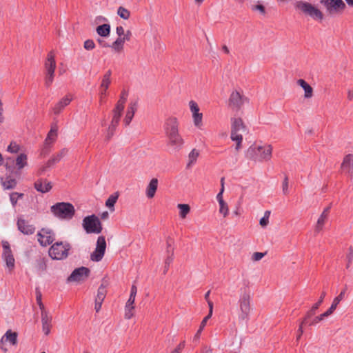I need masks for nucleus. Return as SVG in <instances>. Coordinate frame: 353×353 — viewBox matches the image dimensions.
Here are the masks:
<instances>
[{"instance_id": "nucleus-59", "label": "nucleus", "mask_w": 353, "mask_h": 353, "mask_svg": "<svg viewBox=\"0 0 353 353\" xmlns=\"http://www.w3.org/2000/svg\"><path fill=\"white\" fill-rule=\"evenodd\" d=\"M17 194H14L13 192L10 194V200L12 205V206H15L17 203L18 198L16 196Z\"/></svg>"}, {"instance_id": "nucleus-31", "label": "nucleus", "mask_w": 353, "mask_h": 353, "mask_svg": "<svg viewBox=\"0 0 353 353\" xmlns=\"http://www.w3.org/2000/svg\"><path fill=\"white\" fill-rule=\"evenodd\" d=\"M134 301L131 299H128L125 305V318L130 319L134 316Z\"/></svg>"}, {"instance_id": "nucleus-49", "label": "nucleus", "mask_w": 353, "mask_h": 353, "mask_svg": "<svg viewBox=\"0 0 353 353\" xmlns=\"http://www.w3.org/2000/svg\"><path fill=\"white\" fill-rule=\"evenodd\" d=\"M219 213L223 214L224 217H226L229 214V208L228 204L223 201L221 203H219Z\"/></svg>"}, {"instance_id": "nucleus-5", "label": "nucleus", "mask_w": 353, "mask_h": 353, "mask_svg": "<svg viewBox=\"0 0 353 353\" xmlns=\"http://www.w3.org/2000/svg\"><path fill=\"white\" fill-rule=\"evenodd\" d=\"M44 67L46 70L45 84L47 87H49L53 82L54 72L57 67L55 54L53 51H50L48 54Z\"/></svg>"}, {"instance_id": "nucleus-21", "label": "nucleus", "mask_w": 353, "mask_h": 353, "mask_svg": "<svg viewBox=\"0 0 353 353\" xmlns=\"http://www.w3.org/2000/svg\"><path fill=\"white\" fill-rule=\"evenodd\" d=\"M137 103L135 101H131L128 105L125 115L123 121L125 126L130 125V122L132 121L134 117L135 112H137Z\"/></svg>"}, {"instance_id": "nucleus-8", "label": "nucleus", "mask_w": 353, "mask_h": 353, "mask_svg": "<svg viewBox=\"0 0 353 353\" xmlns=\"http://www.w3.org/2000/svg\"><path fill=\"white\" fill-rule=\"evenodd\" d=\"M123 110V108L116 105L114 108L112 110L111 121L108 128L106 133L107 140H110L113 137L114 132L119 123Z\"/></svg>"}, {"instance_id": "nucleus-11", "label": "nucleus", "mask_w": 353, "mask_h": 353, "mask_svg": "<svg viewBox=\"0 0 353 353\" xmlns=\"http://www.w3.org/2000/svg\"><path fill=\"white\" fill-rule=\"evenodd\" d=\"M231 121L230 138L243 137V133L246 131V126L241 118L233 117Z\"/></svg>"}, {"instance_id": "nucleus-33", "label": "nucleus", "mask_w": 353, "mask_h": 353, "mask_svg": "<svg viewBox=\"0 0 353 353\" xmlns=\"http://www.w3.org/2000/svg\"><path fill=\"white\" fill-rule=\"evenodd\" d=\"M57 137V128L56 127H52L49 131L47 137L45 140L46 145H50L54 143Z\"/></svg>"}, {"instance_id": "nucleus-43", "label": "nucleus", "mask_w": 353, "mask_h": 353, "mask_svg": "<svg viewBox=\"0 0 353 353\" xmlns=\"http://www.w3.org/2000/svg\"><path fill=\"white\" fill-rule=\"evenodd\" d=\"M327 219V216L325 214H321L319 218L317 220L315 230L316 232H320L323 230V225Z\"/></svg>"}, {"instance_id": "nucleus-24", "label": "nucleus", "mask_w": 353, "mask_h": 353, "mask_svg": "<svg viewBox=\"0 0 353 353\" xmlns=\"http://www.w3.org/2000/svg\"><path fill=\"white\" fill-rule=\"evenodd\" d=\"M52 188V183L46 179H39L34 183V188L41 193L48 192Z\"/></svg>"}, {"instance_id": "nucleus-36", "label": "nucleus", "mask_w": 353, "mask_h": 353, "mask_svg": "<svg viewBox=\"0 0 353 353\" xmlns=\"http://www.w3.org/2000/svg\"><path fill=\"white\" fill-rule=\"evenodd\" d=\"M119 198L118 193L111 194L105 201V206L108 207L111 212L114 211V205Z\"/></svg>"}, {"instance_id": "nucleus-61", "label": "nucleus", "mask_w": 353, "mask_h": 353, "mask_svg": "<svg viewBox=\"0 0 353 353\" xmlns=\"http://www.w3.org/2000/svg\"><path fill=\"white\" fill-rule=\"evenodd\" d=\"M208 305L209 307V313L206 316H209L210 319L213 312V303L210 300H208Z\"/></svg>"}, {"instance_id": "nucleus-47", "label": "nucleus", "mask_w": 353, "mask_h": 353, "mask_svg": "<svg viewBox=\"0 0 353 353\" xmlns=\"http://www.w3.org/2000/svg\"><path fill=\"white\" fill-rule=\"evenodd\" d=\"M271 212L266 210L264 212V216L260 219L259 224L262 228H265L269 224V219Z\"/></svg>"}, {"instance_id": "nucleus-17", "label": "nucleus", "mask_w": 353, "mask_h": 353, "mask_svg": "<svg viewBox=\"0 0 353 353\" xmlns=\"http://www.w3.org/2000/svg\"><path fill=\"white\" fill-rule=\"evenodd\" d=\"M246 98L243 97L242 94L238 91H233L229 99V105L232 109L239 110L243 105Z\"/></svg>"}, {"instance_id": "nucleus-32", "label": "nucleus", "mask_w": 353, "mask_h": 353, "mask_svg": "<svg viewBox=\"0 0 353 353\" xmlns=\"http://www.w3.org/2000/svg\"><path fill=\"white\" fill-rule=\"evenodd\" d=\"M126 41L123 39V37H118V38L114 41L110 47L113 50L117 52H120L123 50L124 43Z\"/></svg>"}, {"instance_id": "nucleus-46", "label": "nucleus", "mask_w": 353, "mask_h": 353, "mask_svg": "<svg viewBox=\"0 0 353 353\" xmlns=\"http://www.w3.org/2000/svg\"><path fill=\"white\" fill-rule=\"evenodd\" d=\"M210 319L209 316H205L201 323L199 329L196 332V334L194 336V341H198L200 338L201 333L203 330L204 327L206 325L207 321Z\"/></svg>"}, {"instance_id": "nucleus-55", "label": "nucleus", "mask_w": 353, "mask_h": 353, "mask_svg": "<svg viewBox=\"0 0 353 353\" xmlns=\"http://www.w3.org/2000/svg\"><path fill=\"white\" fill-rule=\"evenodd\" d=\"M84 48L87 50H91L94 48L95 44L91 39H88L84 42Z\"/></svg>"}, {"instance_id": "nucleus-50", "label": "nucleus", "mask_w": 353, "mask_h": 353, "mask_svg": "<svg viewBox=\"0 0 353 353\" xmlns=\"http://www.w3.org/2000/svg\"><path fill=\"white\" fill-rule=\"evenodd\" d=\"M330 315H331L328 312L327 310L326 312H325L324 313L321 314V315L318 316H316L312 321V322L310 323V325H314L317 323H319L320 321H321L322 320H323V319L325 317H327L329 316Z\"/></svg>"}, {"instance_id": "nucleus-40", "label": "nucleus", "mask_w": 353, "mask_h": 353, "mask_svg": "<svg viewBox=\"0 0 353 353\" xmlns=\"http://www.w3.org/2000/svg\"><path fill=\"white\" fill-rule=\"evenodd\" d=\"M179 209V215L181 219H185L190 211V208L188 204H179L177 205Z\"/></svg>"}, {"instance_id": "nucleus-18", "label": "nucleus", "mask_w": 353, "mask_h": 353, "mask_svg": "<svg viewBox=\"0 0 353 353\" xmlns=\"http://www.w3.org/2000/svg\"><path fill=\"white\" fill-rule=\"evenodd\" d=\"M17 333L8 330L3 336L0 341V348L6 352L8 349L5 347V343L9 342L11 345H15L17 343Z\"/></svg>"}, {"instance_id": "nucleus-28", "label": "nucleus", "mask_w": 353, "mask_h": 353, "mask_svg": "<svg viewBox=\"0 0 353 353\" xmlns=\"http://www.w3.org/2000/svg\"><path fill=\"white\" fill-rule=\"evenodd\" d=\"M17 226L19 230L25 234H31L34 232V228L28 224L23 219L18 220Z\"/></svg>"}, {"instance_id": "nucleus-16", "label": "nucleus", "mask_w": 353, "mask_h": 353, "mask_svg": "<svg viewBox=\"0 0 353 353\" xmlns=\"http://www.w3.org/2000/svg\"><path fill=\"white\" fill-rule=\"evenodd\" d=\"M321 3L330 14L342 10L345 7V4L342 0H321Z\"/></svg>"}, {"instance_id": "nucleus-22", "label": "nucleus", "mask_w": 353, "mask_h": 353, "mask_svg": "<svg viewBox=\"0 0 353 353\" xmlns=\"http://www.w3.org/2000/svg\"><path fill=\"white\" fill-rule=\"evenodd\" d=\"M42 330L46 335H48L50 332L52 327V316L49 314L48 311H43L41 314Z\"/></svg>"}, {"instance_id": "nucleus-9", "label": "nucleus", "mask_w": 353, "mask_h": 353, "mask_svg": "<svg viewBox=\"0 0 353 353\" xmlns=\"http://www.w3.org/2000/svg\"><path fill=\"white\" fill-rule=\"evenodd\" d=\"M37 241L43 247H46L55 240V234L50 228H42L37 234Z\"/></svg>"}, {"instance_id": "nucleus-25", "label": "nucleus", "mask_w": 353, "mask_h": 353, "mask_svg": "<svg viewBox=\"0 0 353 353\" xmlns=\"http://www.w3.org/2000/svg\"><path fill=\"white\" fill-rule=\"evenodd\" d=\"M168 139V144L177 150L181 149L184 143V141L179 133L169 136Z\"/></svg>"}, {"instance_id": "nucleus-2", "label": "nucleus", "mask_w": 353, "mask_h": 353, "mask_svg": "<svg viewBox=\"0 0 353 353\" xmlns=\"http://www.w3.org/2000/svg\"><path fill=\"white\" fill-rule=\"evenodd\" d=\"M272 147L268 144L254 143L245 152V157L256 161H268L272 157Z\"/></svg>"}, {"instance_id": "nucleus-10", "label": "nucleus", "mask_w": 353, "mask_h": 353, "mask_svg": "<svg viewBox=\"0 0 353 353\" xmlns=\"http://www.w3.org/2000/svg\"><path fill=\"white\" fill-rule=\"evenodd\" d=\"M105 249V239L103 236H100L97 239L95 250L90 255V259L92 261H100L104 256Z\"/></svg>"}, {"instance_id": "nucleus-30", "label": "nucleus", "mask_w": 353, "mask_h": 353, "mask_svg": "<svg viewBox=\"0 0 353 353\" xmlns=\"http://www.w3.org/2000/svg\"><path fill=\"white\" fill-rule=\"evenodd\" d=\"M297 84L300 85L305 91V98L309 99L312 97L313 89L303 79H299Z\"/></svg>"}, {"instance_id": "nucleus-63", "label": "nucleus", "mask_w": 353, "mask_h": 353, "mask_svg": "<svg viewBox=\"0 0 353 353\" xmlns=\"http://www.w3.org/2000/svg\"><path fill=\"white\" fill-rule=\"evenodd\" d=\"M201 353H213V350L210 347L204 345L201 349Z\"/></svg>"}, {"instance_id": "nucleus-7", "label": "nucleus", "mask_w": 353, "mask_h": 353, "mask_svg": "<svg viewBox=\"0 0 353 353\" xmlns=\"http://www.w3.org/2000/svg\"><path fill=\"white\" fill-rule=\"evenodd\" d=\"M296 8L301 10L306 15L311 17L316 20L323 19V13L311 3L305 1H298L295 5Z\"/></svg>"}, {"instance_id": "nucleus-54", "label": "nucleus", "mask_w": 353, "mask_h": 353, "mask_svg": "<svg viewBox=\"0 0 353 353\" xmlns=\"http://www.w3.org/2000/svg\"><path fill=\"white\" fill-rule=\"evenodd\" d=\"M19 150V146L14 142H12L8 147V151L11 153H17Z\"/></svg>"}, {"instance_id": "nucleus-1", "label": "nucleus", "mask_w": 353, "mask_h": 353, "mask_svg": "<svg viewBox=\"0 0 353 353\" xmlns=\"http://www.w3.org/2000/svg\"><path fill=\"white\" fill-rule=\"evenodd\" d=\"M252 296L248 288L241 290L238 301V321L239 323L247 322L252 312Z\"/></svg>"}, {"instance_id": "nucleus-64", "label": "nucleus", "mask_w": 353, "mask_h": 353, "mask_svg": "<svg viewBox=\"0 0 353 353\" xmlns=\"http://www.w3.org/2000/svg\"><path fill=\"white\" fill-rule=\"evenodd\" d=\"M132 32L130 30H127L124 32V35L123 37L126 41H129L130 40Z\"/></svg>"}, {"instance_id": "nucleus-51", "label": "nucleus", "mask_w": 353, "mask_h": 353, "mask_svg": "<svg viewBox=\"0 0 353 353\" xmlns=\"http://www.w3.org/2000/svg\"><path fill=\"white\" fill-rule=\"evenodd\" d=\"M309 318H306V316L305 318L301 321L299 329H298V334L296 336V341H299L300 338L301 337L303 333V325L306 324L307 320Z\"/></svg>"}, {"instance_id": "nucleus-53", "label": "nucleus", "mask_w": 353, "mask_h": 353, "mask_svg": "<svg viewBox=\"0 0 353 353\" xmlns=\"http://www.w3.org/2000/svg\"><path fill=\"white\" fill-rule=\"evenodd\" d=\"M282 190H283V194H285V195H287L289 193V184H288V176H285L283 181Z\"/></svg>"}, {"instance_id": "nucleus-34", "label": "nucleus", "mask_w": 353, "mask_h": 353, "mask_svg": "<svg viewBox=\"0 0 353 353\" xmlns=\"http://www.w3.org/2000/svg\"><path fill=\"white\" fill-rule=\"evenodd\" d=\"M345 290H343L341 293L340 294L336 296V298H334L330 307L327 310V312L332 314L334 311L336 310L338 304L340 303V301L343 299L344 297V295H345Z\"/></svg>"}, {"instance_id": "nucleus-39", "label": "nucleus", "mask_w": 353, "mask_h": 353, "mask_svg": "<svg viewBox=\"0 0 353 353\" xmlns=\"http://www.w3.org/2000/svg\"><path fill=\"white\" fill-rule=\"evenodd\" d=\"M27 156L25 154H20L16 159V165L21 170L27 165Z\"/></svg>"}, {"instance_id": "nucleus-58", "label": "nucleus", "mask_w": 353, "mask_h": 353, "mask_svg": "<svg viewBox=\"0 0 353 353\" xmlns=\"http://www.w3.org/2000/svg\"><path fill=\"white\" fill-rule=\"evenodd\" d=\"M265 254L262 253V252H254L252 255V259L254 261H259L261 260L263 256H264Z\"/></svg>"}, {"instance_id": "nucleus-44", "label": "nucleus", "mask_w": 353, "mask_h": 353, "mask_svg": "<svg viewBox=\"0 0 353 353\" xmlns=\"http://www.w3.org/2000/svg\"><path fill=\"white\" fill-rule=\"evenodd\" d=\"M117 14L122 19L127 20L130 17V12L123 6L119 7L117 10Z\"/></svg>"}, {"instance_id": "nucleus-27", "label": "nucleus", "mask_w": 353, "mask_h": 353, "mask_svg": "<svg viewBox=\"0 0 353 353\" xmlns=\"http://www.w3.org/2000/svg\"><path fill=\"white\" fill-rule=\"evenodd\" d=\"M68 154V150L66 148H63L58 153L53 155L47 162V165L48 167L60 161L63 157L67 156Z\"/></svg>"}, {"instance_id": "nucleus-42", "label": "nucleus", "mask_w": 353, "mask_h": 353, "mask_svg": "<svg viewBox=\"0 0 353 353\" xmlns=\"http://www.w3.org/2000/svg\"><path fill=\"white\" fill-rule=\"evenodd\" d=\"M2 185L5 190L13 189L17 185V181L14 179L7 178L2 181Z\"/></svg>"}, {"instance_id": "nucleus-12", "label": "nucleus", "mask_w": 353, "mask_h": 353, "mask_svg": "<svg viewBox=\"0 0 353 353\" xmlns=\"http://www.w3.org/2000/svg\"><path fill=\"white\" fill-rule=\"evenodd\" d=\"M2 246L3 248V260L6 262V266L9 269V271H12L14 268L15 260L10 248V244L8 241H3Z\"/></svg>"}, {"instance_id": "nucleus-19", "label": "nucleus", "mask_w": 353, "mask_h": 353, "mask_svg": "<svg viewBox=\"0 0 353 353\" xmlns=\"http://www.w3.org/2000/svg\"><path fill=\"white\" fill-rule=\"evenodd\" d=\"M165 132L168 137L179 133V122L175 117L168 118L165 123Z\"/></svg>"}, {"instance_id": "nucleus-37", "label": "nucleus", "mask_w": 353, "mask_h": 353, "mask_svg": "<svg viewBox=\"0 0 353 353\" xmlns=\"http://www.w3.org/2000/svg\"><path fill=\"white\" fill-rule=\"evenodd\" d=\"M325 296V292H323L319 301L317 303H316L312 307L311 310L307 312V314L305 315L306 318H311L315 314L316 310H317L319 308V307L320 306V305L322 303Z\"/></svg>"}, {"instance_id": "nucleus-52", "label": "nucleus", "mask_w": 353, "mask_h": 353, "mask_svg": "<svg viewBox=\"0 0 353 353\" xmlns=\"http://www.w3.org/2000/svg\"><path fill=\"white\" fill-rule=\"evenodd\" d=\"M232 141L236 142L235 150L239 152L242 148L243 137H237L236 138H231Z\"/></svg>"}, {"instance_id": "nucleus-26", "label": "nucleus", "mask_w": 353, "mask_h": 353, "mask_svg": "<svg viewBox=\"0 0 353 353\" xmlns=\"http://www.w3.org/2000/svg\"><path fill=\"white\" fill-rule=\"evenodd\" d=\"M158 188V179L153 178L150 181L145 190V194L148 199H152L154 196Z\"/></svg>"}, {"instance_id": "nucleus-6", "label": "nucleus", "mask_w": 353, "mask_h": 353, "mask_svg": "<svg viewBox=\"0 0 353 353\" xmlns=\"http://www.w3.org/2000/svg\"><path fill=\"white\" fill-rule=\"evenodd\" d=\"M82 226L88 234H99L103 230L100 220L94 214L85 216L83 219Z\"/></svg>"}, {"instance_id": "nucleus-15", "label": "nucleus", "mask_w": 353, "mask_h": 353, "mask_svg": "<svg viewBox=\"0 0 353 353\" xmlns=\"http://www.w3.org/2000/svg\"><path fill=\"white\" fill-rule=\"evenodd\" d=\"M111 83V71L108 70L103 76L100 85L99 102L102 104L104 102V98L106 95L107 90Z\"/></svg>"}, {"instance_id": "nucleus-4", "label": "nucleus", "mask_w": 353, "mask_h": 353, "mask_svg": "<svg viewBox=\"0 0 353 353\" xmlns=\"http://www.w3.org/2000/svg\"><path fill=\"white\" fill-rule=\"evenodd\" d=\"M70 248L68 242H56L50 248L48 254L53 260H63L68 256Z\"/></svg>"}, {"instance_id": "nucleus-38", "label": "nucleus", "mask_w": 353, "mask_h": 353, "mask_svg": "<svg viewBox=\"0 0 353 353\" xmlns=\"http://www.w3.org/2000/svg\"><path fill=\"white\" fill-rule=\"evenodd\" d=\"M199 156V151L196 149H193L188 155V163L187 164L188 168H190L194 165Z\"/></svg>"}, {"instance_id": "nucleus-14", "label": "nucleus", "mask_w": 353, "mask_h": 353, "mask_svg": "<svg viewBox=\"0 0 353 353\" xmlns=\"http://www.w3.org/2000/svg\"><path fill=\"white\" fill-rule=\"evenodd\" d=\"M189 107L192 114V119L194 125L199 128L202 126L203 114L199 112V107L194 101L189 102Z\"/></svg>"}, {"instance_id": "nucleus-35", "label": "nucleus", "mask_w": 353, "mask_h": 353, "mask_svg": "<svg viewBox=\"0 0 353 353\" xmlns=\"http://www.w3.org/2000/svg\"><path fill=\"white\" fill-rule=\"evenodd\" d=\"M97 32L101 37H107L110 33V26L106 23L99 26L97 28Z\"/></svg>"}, {"instance_id": "nucleus-62", "label": "nucleus", "mask_w": 353, "mask_h": 353, "mask_svg": "<svg viewBox=\"0 0 353 353\" xmlns=\"http://www.w3.org/2000/svg\"><path fill=\"white\" fill-rule=\"evenodd\" d=\"M223 192H224L223 188H221L220 192L216 195V199H217L219 203L224 201V200L223 199Z\"/></svg>"}, {"instance_id": "nucleus-13", "label": "nucleus", "mask_w": 353, "mask_h": 353, "mask_svg": "<svg viewBox=\"0 0 353 353\" xmlns=\"http://www.w3.org/2000/svg\"><path fill=\"white\" fill-rule=\"evenodd\" d=\"M90 274V270L85 267L75 269L68 277L69 282H79L85 280Z\"/></svg>"}, {"instance_id": "nucleus-23", "label": "nucleus", "mask_w": 353, "mask_h": 353, "mask_svg": "<svg viewBox=\"0 0 353 353\" xmlns=\"http://www.w3.org/2000/svg\"><path fill=\"white\" fill-rule=\"evenodd\" d=\"M107 294V290L105 286L101 285L98 289L97 294L95 299L94 309L97 312H99L101 308L103 301H104Z\"/></svg>"}, {"instance_id": "nucleus-45", "label": "nucleus", "mask_w": 353, "mask_h": 353, "mask_svg": "<svg viewBox=\"0 0 353 353\" xmlns=\"http://www.w3.org/2000/svg\"><path fill=\"white\" fill-rule=\"evenodd\" d=\"M47 264L45 259L41 258L36 261L35 268L38 272H43L46 270Z\"/></svg>"}, {"instance_id": "nucleus-3", "label": "nucleus", "mask_w": 353, "mask_h": 353, "mask_svg": "<svg viewBox=\"0 0 353 353\" xmlns=\"http://www.w3.org/2000/svg\"><path fill=\"white\" fill-rule=\"evenodd\" d=\"M51 212L58 219H71L75 213L74 206L70 203H57L50 208Z\"/></svg>"}, {"instance_id": "nucleus-29", "label": "nucleus", "mask_w": 353, "mask_h": 353, "mask_svg": "<svg viewBox=\"0 0 353 353\" xmlns=\"http://www.w3.org/2000/svg\"><path fill=\"white\" fill-rule=\"evenodd\" d=\"M341 169L343 172L350 173L353 170V155H346L341 163Z\"/></svg>"}, {"instance_id": "nucleus-60", "label": "nucleus", "mask_w": 353, "mask_h": 353, "mask_svg": "<svg viewBox=\"0 0 353 353\" xmlns=\"http://www.w3.org/2000/svg\"><path fill=\"white\" fill-rule=\"evenodd\" d=\"M125 30L122 26H117L116 28V33L118 37H123L124 35Z\"/></svg>"}, {"instance_id": "nucleus-48", "label": "nucleus", "mask_w": 353, "mask_h": 353, "mask_svg": "<svg viewBox=\"0 0 353 353\" xmlns=\"http://www.w3.org/2000/svg\"><path fill=\"white\" fill-rule=\"evenodd\" d=\"M168 252H169V250H168ZM173 252L172 251L171 253H168V256L166 257L165 260V266L163 270V274H165L169 269L170 265L172 263L173 261Z\"/></svg>"}, {"instance_id": "nucleus-41", "label": "nucleus", "mask_w": 353, "mask_h": 353, "mask_svg": "<svg viewBox=\"0 0 353 353\" xmlns=\"http://www.w3.org/2000/svg\"><path fill=\"white\" fill-rule=\"evenodd\" d=\"M128 97V92L125 90H123L120 94V98L116 103V105L121 108H125V104Z\"/></svg>"}, {"instance_id": "nucleus-57", "label": "nucleus", "mask_w": 353, "mask_h": 353, "mask_svg": "<svg viewBox=\"0 0 353 353\" xmlns=\"http://www.w3.org/2000/svg\"><path fill=\"white\" fill-rule=\"evenodd\" d=\"M137 293V286L134 285H132L130 290V294L129 296V299H131L132 300H135V297Z\"/></svg>"}, {"instance_id": "nucleus-20", "label": "nucleus", "mask_w": 353, "mask_h": 353, "mask_svg": "<svg viewBox=\"0 0 353 353\" xmlns=\"http://www.w3.org/2000/svg\"><path fill=\"white\" fill-rule=\"evenodd\" d=\"M72 101V97L70 94L65 95L54 104L52 108L53 114L55 115H59L63 110V109L71 103Z\"/></svg>"}, {"instance_id": "nucleus-56", "label": "nucleus", "mask_w": 353, "mask_h": 353, "mask_svg": "<svg viewBox=\"0 0 353 353\" xmlns=\"http://www.w3.org/2000/svg\"><path fill=\"white\" fill-rule=\"evenodd\" d=\"M36 299H37V302L39 306V308L41 310V312H43V311H46L45 309L44 305L43 304V303L41 301V294L40 292H37Z\"/></svg>"}]
</instances>
